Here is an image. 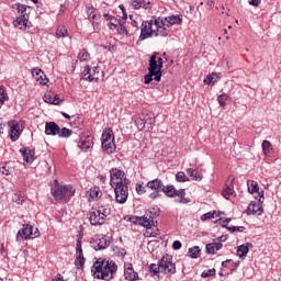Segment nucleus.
I'll return each instance as SVG.
<instances>
[{
	"label": "nucleus",
	"instance_id": "1",
	"mask_svg": "<svg viewBox=\"0 0 281 281\" xmlns=\"http://www.w3.org/2000/svg\"><path fill=\"white\" fill-rule=\"evenodd\" d=\"M139 32L138 42L153 38V36L166 37L170 34V30L164 27V21L159 16H153L150 20L143 21Z\"/></svg>",
	"mask_w": 281,
	"mask_h": 281
},
{
	"label": "nucleus",
	"instance_id": "2",
	"mask_svg": "<svg viewBox=\"0 0 281 281\" xmlns=\"http://www.w3.org/2000/svg\"><path fill=\"white\" fill-rule=\"evenodd\" d=\"M117 271V263L113 260L99 258L91 267V273L97 280H113V274Z\"/></svg>",
	"mask_w": 281,
	"mask_h": 281
},
{
	"label": "nucleus",
	"instance_id": "3",
	"mask_svg": "<svg viewBox=\"0 0 281 281\" xmlns=\"http://www.w3.org/2000/svg\"><path fill=\"white\" fill-rule=\"evenodd\" d=\"M161 69H164V58L159 56V53H155L149 58L148 74L144 77L145 85H150L153 80L161 82Z\"/></svg>",
	"mask_w": 281,
	"mask_h": 281
},
{
	"label": "nucleus",
	"instance_id": "4",
	"mask_svg": "<svg viewBox=\"0 0 281 281\" xmlns=\"http://www.w3.org/2000/svg\"><path fill=\"white\" fill-rule=\"evenodd\" d=\"M150 273L154 276H159L165 273V276H175L177 273V266L172 262V256L165 255L158 261V263H151L149 266Z\"/></svg>",
	"mask_w": 281,
	"mask_h": 281
},
{
	"label": "nucleus",
	"instance_id": "5",
	"mask_svg": "<svg viewBox=\"0 0 281 281\" xmlns=\"http://www.w3.org/2000/svg\"><path fill=\"white\" fill-rule=\"evenodd\" d=\"M108 216H111V206L102 203H99L97 207L89 211L88 214L89 223L94 227L104 225Z\"/></svg>",
	"mask_w": 281,
	"mask_h": 281
},
{
	"label": "nucleus",
	"instance_id": "6",
	"mask_svg": "<svg viewBox=\"0 0 281 281\" xmlns=\"http://www.w3.org/2000/svg\"><path fill=\"white\" fill-rule=\"evenodd\" d=\"M76 194V189L71 186H56L52 188V195L54 196L55 201H68Z\"/></svg>",
	"mask_w": 281,
	"mask_h": 281
},
{
	"label": "nucleus",
	"instance_id": "7",
	"mask_svg": "<svg viewBox=\"0 0 281 281\" xmlns=\"http://www.w3.org/2000/svg\"><path fill=\"white\" fill-rule=\"evenodd\" d=\"M41 236V233L38 232V228H35L34 226L30 224H24L22 229H20L16 234V240H32L34 238H38Z\"/></svg>",
	"mask_w": 281,
	"mask_h": 281
},
{
	"label": "nucleus",
	"instance_id": "8",
	"mask_svg": "<svg viewBox=\"0 0 281 281\" xmlns=\"http://www.w3.org/2000/svg\"><path fill=\"white\" fill-rule=\"evenodd\" d=\"M128 186H131V183H120L112 186V188H114L115 201L120 205H124V203L128 201Z\"/></svg>",
	"mask_w": 281,
	"mask_h": 281
},
{
	"label": "nucleus",
	"instance_id": "9",
	"mask_svg": "<svg viewBox=\"0 0 281 281\" xmlns=\"http://www.w3.org/2000/svg\"><path fill=\"white\" fill-rule=\"evenodd\" d=\"M90 245H91L92 249H94L95 251H102V250L106 249L108 247H110L111 239H109V237H106V235L98 234L91 238Z\"/></svg>",
	"mask_w": 281,
	"mask_h": 281
},
{
	"label": "nucleus",
	"instance_id": "10",
	"mask_svg": "<svg viewBox=\"0 0 281 281\" xmlns=\"http://www.w3.org/2000/svg\"><path fill=\"white\" fill-rule=\"evenodd\" d=\"M110 181L111 186H117L120 183H131V180L126 178V173L117 168H112L110 170Z\"/></svg>",
	"mask_w": 281,
	"mask_h": 281
},
{
	"label": "nucleus",
	"instance_id": "11",
	"mask_svg": "<svg viewBox=\"0 0 281 281\" xmlns=\"http://www.w3.org/2000/svg\"><path fill=\"white\" fill-rule=\"evenodd\" d=\"M247 188H248L249 194H256L257 192L259 196V203H265V191L260 190V187H258V182L254 180H248Z\"/></svg>",
	"mask_w": 281,
	"mask_h": 281
},
{
	"label": "nucleus",
	"instance_id": "12",
	"mask_svg": "<svg viewBox=\"0 0 281 281\" xmlns=\"http://www.w3.org/2000/svg\"><path fill=\"white\" fill-rule=\"evenodd\" d=\"M262 212H265V209L262 207V202H260V200H258V202L251 201L246 210L247 216H251V214L262 216Z\"/></svg>",
	"mask_w": 281,
	"mask_h": 281
},
{
	"label": "nucleus",
	"instance_id": "13",
	"mask_svg": "<svg viewBox=\"0 0 281 281\" xmlns=\"http://www.w3.org/2000/svg\"><path fill=\"white\" fill-rule=\"evenodd\" d=\"M160 21H162L164 29L168 30V27H172V25H181L183 18H181V15H169L160 18Z\"/></svg>",
	"mask_w": 281,
	"mask_h": 281
},
{
	"label": "nucleus",
	"instance_id": "14",
	"mask_svg": "<svg viewBox=\"0 0 281 281\" xmlns=\"http://www.w3.org/2000/svg\"><path fill=\"white\" fill-rule=\"evenodd\" d=\"M124 278L128 281H137L139 280V274L133 268V263L124 265Z\"/></svg>",
	"mask_w": 281,
	"mask_h": 281
},
{
	"label": "nucleus",
	"instance_id": "15",
	"mask_svg": "<svg viewBox=\"0 0 281 281\" xmlns=\"http://www.w3.org/2000/svg\"><path fill=\"white\" fill-rule=\"evenodd\" d=\"M85 71H86L85 76H87L86 80H89V82H93V81L98 82L100 80V77L97 76V74H100V68L98 67L91 68V66H87L85 68Z\"/></svg>",
	"mask_w": 281,
	"mask_h": 281
},
{
	"label": "nucleus",
	"instance_id": "16",
	"mask_svg": "<svg viewBox=\"0 0 281 281\" xmlns=\"http://www.w3.org/2000/svg\"><path fill=\"white\" fill-rule=\"evenodd\" d=\"M8 124L10 126V139L12 142H16V139H19L21 135V125L12 121L9 122Z\"/></svg>",
	"mask_w": 281,
	"mask_h": 281
},
{
	"label": "nucleus",
	"instance_id": "17",
	"mask_svg": "<svg viewBox=\"0 0 281 281\" xmlns=\"http://www.w3.org/2000/svg\"><path fill=\"white\" fill-rule=\"evenodd\" d=\"M236 191H234V178L232 180L226 181L225 189L222 191V196L229 201V196H234Z\"/></svg>",
	"mask_w": 281,
	"mask_h": 281
},
{
	"label": "nucleus",
	"instance_id": "18",
	"mask_svg": "<svg viewBox=\"0 0 281 281\" xmlns=\"http://www.w3.org/2000/svg\"><path fill=\"white\" fill-rule=\"evenodd\" d=\"M130 223H133V225H140V227H150V223L148 222V218L143 216H137V215H132L130 217Z\"/></svg>",
	"mask_w": 281,
	"mask_h": 281
},
{
	"label": "nucleus",
	"instance_id": "19",
	"mask_svg": "<svg viewBox=\"0 0 281 281\" xmlns=\"http://www.w3.org/2000/svg\"><path fill=\"white\" fill-rule=\"evenodd\" d=\"M78 148H80L81 150H89V148H93V137H81V139L78 143Z\"/></svg>",
	"mask_w": 281,
	"mask_h": 281
},
{
	"label": "nucleus",
	"instance_id": "20",
	"mask_svg": "<svg viewBox=\"0 0 281 281\" xmlns=\"http://www.w3.org/2000/svg\"><path fill=\"white\" fill-rule=\"evenodd\" d=\"M146 187L149 190H153L156 192H161V190L164 189V181H161V179H159V178H156L154 180L148 181Z\"/></svg>",
	"mask_w": 281,
	"mask_h": 281
},
{
	"label": "nucleus",
	"instance_id": "21",
	"mask_svg": "<svg viewBox=\"0 0 281 281\" xmlns=\"http://www.w3.org/2000/svg\"><path fill=\"white\" fill-rule=\"evenodd\" d=\"M59 130H60V126H58V124H56V122H47L45 124V134L46 135L56 136V135H58Z\"/></svg>",
	"mask_w": 281,
	"mask_h": 281
},
{
	"label": "nucleus",
	"instance_id": "22",
	"mask_svg": "<svg viewBox=\"0 0 281 281\" xmlns=\"http://www.w3.org/2000/svg\"><path fill=\"white\" fill-rule=\"evenodd\" d=\"M20 153L26 164H32L34 161V150L27 147H22Z\"/></svg>",
	"mask_w": 281,
	"mask_h": 281
},
{
	"label": "nucleus",
	"instance_id": "23",
	"mask_svg": "<svg viewBox=\"0 0 281 281\" xmlns=\"http://www.w3.org/2000/svg\"><path fill=\"white\" fill-rule=\"evenodd\" d=\"M251 247H254V244H251V243H247L246 245L238 246L237 247L238 258H241L243 260H245V258L249 254V249H251Z\"/></svg>",
	"mask_w": 281,
	"mask_h": 281
},
{
	"label": "nucleus",
	"instance_id": "24",
	"mask_svg": "<svg viewBox=\"0 0 281 281\" xmlns=\"http://www.w3.org/2000/svg\"><path fill=\"white\" fill-rule=\"evenodd\" d=\"M176 196H178V199L175 200V203H180L182 205H187V203H192V200L190 198H186V189H179L176 193Z\"/></svg>",
	"mask_w": 281,
	"mask_h": 281
},
{
	"label": "nucleus",
	"instance_id": "25",
	"mask_svg": "<svg viewBox=\"0 0 281 281\" xmlns=\"http://www.w3.org/2000/svg\"><path fill=\"white\" fill-rule=\"evenodd\" d=\"M157 216H159V209L158 210L153 209L145 212L144 218H147L149 223V227H153L155 225V218H157Z\"/></svg>",
	"mask_w": 281,
	"mask_h": 281
},
{
	"label": "nucleus",
	"instance_id": "26",
	"mask_svg": "<svg viewBox=\"0 0 281 281\" xmlns=\"http://www.w3.org/2000/svg\"><path fill=\"white\" fill-rule=\"evenodd\" d=\"M205 249H206V254L214 256L216 251H221V249H223V244L221 241H214V243L207 244Z\"/></svg>",
	"mask_w": 281,
	"mask_h": 281
},
{
	"label": "nucleus",
	"instance_id": "27",
	"mask_svg": "<svg viewBox=\"0 0 281 281\" xmlns=\"http://www.w3.org/2000/svg\"><path fill=\"white\" fill-rule=\"evenodd\" d=\"M131 5L133 10H139V8L150 10V2H146V0H131Z\"/></svg>",
	"mask_w": 281,
	"mask_h": 281
},
{
	"label": "nucleus",
	"instance_id": "28",
	"mask_svg": "<svg viewBox=\"0 0 281 281\" xmlns=\"http://www.w3.org/2000/svg\"><path fill=\"white\" fill-rule=\"evenodd\" d=\"M101 146L104 153H106L108 155L115 153V140L101 142Z\"/></svg>",
	"mask_w": 281,
	"mask_h": 281
},
{
	"label": "nucleus",
	"instance_id": "29",
	"mask_svg": "<svg viewBox=\"0 0 281 281\" xmlns=\"http://www.w3.org/2000/svg\"><path fill=\"white\" fill-rule=\"evenodd\" d=\"M161 192H164V194H166L169 199H175L179 190H177L175 186L168 184V186H162Z\"/></svg>",
	"mask_w": 281,
	"mask_h": 281
},
{
	"label": "nucleus",
	"instance_id": "30",
	"mask_svg": "<svg viewBox=\"0 0 281 281\" xmlns=\"http://www.w3.org/2000/svg\"><path fill=\"white\" fill-rule=\"evenodd\" d=\"M27 19L29 18H25V15L18 16L13 22L14 27H18L19 30H25L27 27Z\"/></svg>",
	"mask_w": 281,
	"mask_h": 281
},
{
	"label": "nucleus",
	"instance_id": "31",
	"mask_svg": "<svg viewBox=\"0 0 281 281\" xmlns=\"http://www.w3.org/2000/svg\"><path fill=\"white\" fill-rule=\"evenodd\" d=\"M88 194L92 201H98V199L102 196V191L100 190V187H93L88 191Z\"/></svg>",
	"mask_w": 281,
	"mask_h": 281
},
{
	"label": "nucleus",
	"instance_id": "32",
	"mask_svg": "<svg viewBox=\"0 0 281 281\" xmlns=\"http://www.w3.org/2000/svg\"><path fill=\"white\" fill-rule=\"evenodd\" d=\"M147 231H146V236L149 237V238H157V236H159V228H157V225H153V226H149V227H145Z\"/></svg>",
	"mask_w": 281,
	"mask_h": 281
},
{
	"label": "nucleus",
	"instance_id": "33",
	"mask_svg": "<svg viewBox=\"0 0 281 281\" xmlns=\"http://www.w3.org/2000/svg\"><path fill=\"white\" fill-rule=\"evenodd\" d=\"M101 16L102 15L97 11L91 18H88L90 23H92L93 30H98V27H100Z\"/></svg>",
	"mask_w": 281,
	"mask_h": 281
},
{
	"label": "nucleus",
	"instance_id": "34",
	"mask_svg": "<svg viewBox=\"0 0 281 281\" xmlns=\"http://www.w3.org/2000/svg\"><path fill=\"white\" fill-rule=\"evenodd\" d=\"M101 142H115V136H113V131L105 130L101 135Z\"/></svg>",
	"mask_w": 281,
	"mask_h": 281
},
{
	"label": "nucleus",
	"instance_id": "35",
	"mask_svg": "<svg viewBox=\"0 0 281 281\" xmlns=\"http://www.w3.org/2000/svg\"><path fill=\"white\" fill-rule=\"evenodd\" d=\"M188 256H189V258H193V259L200 258L201 257V248H199V246L189 248Z\"/></svg>",
	"mask_w": 281,
	"mask_h": 281
},
{
	"label": "nucleus",
	"instance_id": "36",
	"mask_svg": "<svg viewBox=\"0 0 281 281\" xmlns=\"http://www.w3.org/2000/svg\"><path fill=\"white\" fill-rule=\"evenodd\" d=\"M16 10L20 14V16H24L25 19H30V15H27V9H30V7L25 5V4H21V3H16Z\"/></svg>",
	"mask_w": 281,
	"mask_h": 281
},
{
	"label": "nucleus",
	"instance_id": "37",
	"mask_svg": "<svg viewBox=\"0 0 281 281\" xmlns=\"http://www.w3.org/2000/svg\"><path fill=\"white\" fill-rule=\"evenodd\" d=\"M187 175L192 177L193 181H201L203 179V176L192 168L187 169Z\"/></svg>",
	"mask_w": 281,
	"mask_h": 281
},
{
	"label": "nucleus",
	"instance_id": "38",
	"mask_svg": "<svg viewBox=\"0 0 281 281\" xmlns=\"http://www.w3.org/2000/svg\"><path fill=\"white\" fill-rule=\"evenodd\" d=\"M130 23L132 25V27L135 29V32H139V30L142 29V22H144V20L142 19H135L133 20V15H130Z\"/></svg>",
	"mask_w": 281,
	"mask_h": 281
},
{
	"label": "nucleus",
	"instance_id": "39",
	"mask_svg": "<svg viewBox=\"0 0 281 281\" xmlns=\"http://www.w3.org/2000/svg\"><path fill=\"white\" fill-rule=\"evenodd\" d=\"M90 58L91 55L86 48L81 49L78 54V60H80V63H87V60H89Z\"/></svg>",
	"mask_w": 281,
	"mask_h": 281
},
{
	"label": "nucleus",
	"instance_id": "40",
	"mask_svg": "<svg viewBox=\"0 0 281 281\" xmlns=\"http://www.w3.org/2000/svg\"><path fill=\"white\" fill-rule=\"evenodd\" d=\"M144 120H145V131H151L153 126L155 125V117L145 115Z\"/></svg>",
	"mask_w": 281,
	"mask_h": 281
},
{
	"label": "nucleus",
	"instance_id": "41",
	"mask_svg": "<svg viewBox=\"0 0 281 281\" xmlns=\"http://www.w3.org/2000/svg\"><path fill=\"white\" fill-rule=\"evenodd\" d=\"M72 134H74V131L67 127H63V128L59 127V131L57 133L58 137H64V138L71 137Z\"/></svg>",
	"mask_w": 281,
	"mask_h": 281
},
{
	"label": "nucleus",
	"instance_id": "42",
	"mask_svg": "<svg viewBox=\"0 0 281 281\" xmlns=\"http://www.w3.org/2000/svg\"><path fill=\"white\" fill-rule=\"evenodd\" d=\"M12 201L13 203H16L18 205H23V201H25L23 199V193L21 192H16L12 195Z\"/></svg>",
	"mask_w": 281,
	"mask_h": 281
},
{
	"label": "nucleus",
	"instance_id": "43",
	"mask_svg": "<svg viewBox=\"0 0 281 281\" xmlns=\"http://www.w3.org/2000/svg\"><path fill=\"white\" fill-rule=\"evenodd\" d=\"M176 181H178V183H186V181H189V179L188 176H186V172L179 171L176 173Z\"/></svg>",
	"mask_w": 281,
	"mask_h": 281
},
{
	"label": "nucleus",
	"instance_id": "44",
	"mask_svg": "<svg viewBox=\"0 0 281 281\" xmlns=\"http://www.w3.org/2000/svg\"><path fill=\"white\" fill-rule=\"evenodd\" d=\"M55 34L57 38H65V36L68 34V31L65 29V26H59L57 27Z\"/></svg>",
	"mask_w": 281,
	"mask_h": 281
},
{
	"label": "nucleus",
	"instance_id": "45",
	"mask_svg": "<svg viewBox=\"0 0 281 281\" xmlns=\"http://www.w3.org/2000/svg\"><path fill=\"white\" fill-rule=\"evenodd\" d=\"M112 250L114 251L115 255L120 256L121 258H125L126 257V249L117 247V246H113Z\"/></svg>",
	"mask_w": 281,
	"mask_h": 281
},
{
	"label": "nucleus",
	"instance_id": "46",
	"mask_svg": "<svg viewBox=\"0 0 281 281\" xmlns=\"http://www.w3.org/2000/svg\"><path fill=\"white\" fill-rule=\"evenodd\" d=\"M114 30H116V32L119 34H121V36H124L125 34L126 35L128 34V31L126 30V26H124V24H122V22L119 23L117 25H115Z\"/></svg>",
	"mask_w": 281,
	"mask_h": 281
},
{
	"label": "nucleus",
	"instance_id": "47",
	"mask_svg": "<svg viewBox=\"0 0 281 281\" xmlns=\"http://www.w3.org/2000/svg\"><path fill=\"white\" fill-rule=\"evenodd\" d=\"M261 147L265 155H269V153H271V142L263 140Z\"/></svg>",
	"mask_w": 281,
	"mask_h": 281
},
{
	"label": "nucleus",
	"instance_id": "48",
	"mask_svg": "<svg viewBox=\"0 0 281 281\" xmlns=\"http://www.w3.org/2000/svg\"><path fill=\"white\" fill-rule=\"evenodd\" d=\"M135 124L138 128V131H146V123H145V119L139 117L135 121Z\"/></svg>",
	"mask_w": 281,
	"mask_h": 281
},
{
	"label": "nucleus",
	"instance_id": "49",
	"mask_svg": "<svg viewBox=\"0 0 281 281\" xmlns=\"http://www.w3.org/2000/svg\"><path fill=\"white\" fill-rule=\"evenodd\" d=\"M44 102H46L47 104L58 105L60 104V98L58 97V94H56L53 100H47V94H45Z\"/></svg>",
	"mask_w": 281,
	"mask_h": 281
},
{
	"label": "nucleus",
	"instance_id": "50",
	"mask_svg": "<svg viewBox=\"0 0 281 281\" xmlns=\"http://www.w3.org/2000/svg\"><path fill=\"white\" fill-rule=\"evenodd\" d=\"M86 12H87L88 19H91L92 15L98 12V10L95 8H93L91 4H87L86 5Z\"/></svg>",
	"mask_w": 281,
	"mask_h": 281
},
{
	"label": "nucleus",
	"instance_id": "51",
	"mask_svg": "<svg viewBox=\"0 0 281 281\" xmlns=\"http://www.w3.org/2000/svg\"><path fill=\"white\" fill-rule=\"evenodd\" d=\"M85 262H87L85 257H76L75 259V265L78 269H82V267H85Z\"/></svg>",
	"mask_w": 281,
	"mask_h": 281
},
{
	"label": "nucleus",
	"instance_id": "52",
	"mask_svg": "<svg viewBox=\"0 0 281 281\" xmlns=\"http://www.w3.org/2000/svg\"><path fill=\"white\" fill-rule=\"evenodd\" d=\"M212 276H216V269H214V268L209 269V270H204L201 273V278H212Z\"/></svg>",
	"mask_w": 281,
	"mask_h": 281
},
{
	"label": "nucleus",
	"instance_id": "53",
	"mask_svg": "<svg viewBox=\"0 0 281 281\" xmlns=\"http://www.w3.org/2000/svg\"><path fill=\"white\" fill-rule=\"evenodd\" d=\"M228 99H229V97L227 94H225V93L220 94L217 97V102H218L220 106H225V103L227 102Z\"/></svg>",
	"mask_w": 281,
	"mask_h": 281
},
{
	"label": "nucleus",
	"instance_id": "54",
	"mask_svg": "<svg viewBox=\"0 0 281 281\" xmlns=\"http://www.w3.org/2000/svg\"><path fill=\"white\" fill-rule=\"evenodd\" d=\"M214 214H216V211L207 212L201 216V221H211V218H214Z\"/></svg>",
	"mask_w": 281,
	"mask_h": 281
},
{
	"label": "nucleus",
	"instance_id": "55",
	"mask_svg": "<svg viewBox=\"0 0 281 281\" xmlns=\"http://www.w3.org/2000/svg\"><path fill=\"white\" fill-rule=\"evenodd\" d=\"M7 98L8 95L5 94V90H3V88H0V109L5 103Z\"/></svg>",
	"mask_w": 281,
	"mask_h": 281
},
{
	"label": "nucleus",
	"instance_id": "56",
	"mask_svg": "<svg viewBox=\"0 0 281 281\" xmlns=\"http://www.w3.org/2000/svg\"><path fill=\"white\" fill-rule=\"evenodd\" d=\"M32 74L35 80H41V76H43L44 72L41 69H33Z\"/></svg>",
	"mask_w": 281,
	"mask_h": 281
},
{
	"label": "nucleus",
	"instance_id": "57",
	"mask_svg": "<svg viewBox=\"0 0 281 281\" xmlns=\"http://www.w3.org/2000/svg\"><path fill=\"white\" fill-rule=\"evenodd\" d=\"M228 232H245V226H229Z\"/></svg>",
	"mask_w": 281,
	"mask_h": 281
},
{
	"label": "nucleus",
	"instance_id": "58",
	"mask_svg": "<svg viewBox=\"0 0 281 281\" xmlns=\"http://www.w3.org/2000/svg\"><path fill=\"white\" fill-rule=\"evenodd\" d=\"M119 23H122V21H120L117 18H115V20L110 21L109 23L110 30H115V25H117Z\"/></svg>",
	"mask_w": 281,
	"mask_h": 281
},
{
	"label": "nucleus",
	"instance_id": "59",
	"mask_svg": "<svg viewBox=\"0 0 281 281\" xmlns=\"http://www.w3.org/2000/svg\"><path fill=\"white\" fill-rule=\"evenodd\" d=\"M159 196H161V191H154L149 194V199L153 201H155V199H159Z\"/></svg>",
	"mask_w": 281,
	"mask_h": 281
},
{
	"label": "nucleus",
	"instance_id": "60",
	"mask_svg": "<svg viewBox=\"0 0 281 281\" xmlns=\"http://www.w3.org/2000/svg\"><path fill=\"white\" fill-rule=\"evenodd\" d=\"M136 192L137 194H145L146 188H144L142 184H136Z\"/></svg>",
	"mask_w": 281,
	"mask_h": 281
},
{
	"label": "nucleus",
	"instance_id": "61",
	"mask_svg": "<svg viewBox=\"0 0 281 281\" xmlns=\"http://www.w3.org/2000/svg\"><path fill=\"white\" fill-rule=\"evenodd\" d=\"M181 247H182V244H181L180 240H175V241H173V244H172V249L179 250V249H181Z\"/></svg>",
	"mask_w": 281,
	"mask_h": 281
},
{
	"label": "nucleus",
	"instance_id": "62",
	"mask_svg": "<svg viewBox=\"0 0 281 281\" xmlns=\"http://www.w3.org/2000/svg\"><path fill=\"white\" fill-rule=\"evenodd\" d=\"M0 172L2 175H5V177H8L10 175V169L7 166H3L0 168Z\"/></svg>",
	"mask_w": 281,
	"mask_h": 281
},
{
	"label": "nucleus",
	"instance_id": "63",
	"mask_svg": "<svg viewBox=\"0 0 281 281\" xmlns=\"http://www.w3.org/2000/svg\"><path fill=\"white\" fill-rule=\"evenodd\" d=\"M213 80H214V77H212V76L209 75V76L204 79V85H212Z\"/></svg>",
	"mask_w": 281,
	"mask_h": 281
},
{
	"label": "nucleus",
	"instance_id": "64",
	"mask_svg": "<svg viewBox=\"0 0 281 281\" xmlns=\"http://www.w3.org/2000/svg\"><path fill=\"white\" fill-rule=\"evenodd\" d=\"M53 281H65V278H63V274H58L53 279Z\"/></svg>",
	"mask_w": 281,
	"mask_h": 281
}]
</instances>
